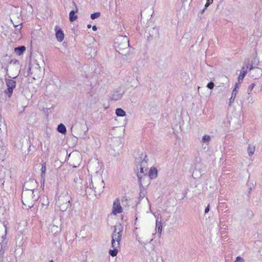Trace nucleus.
<instances>
[{"instance_id":"f257e3e1","label":"nucleus","mask_w":262,"mask_h":262,"mask_svg":"<svg viewBox=\"0 0 262 262\" xmlns=\"http://www.w3.org/2000/svg\"><path fill=\"white\" fill-rule=\"evenodd\" d=\"M123 233V227L120 224L115 226L114 231L112 235V246L113 250L109 251V254L113 257L117 255L120 248V242Z\"/></svg>"},{"instance_id":"f03ea898","label":"nucleus","mask_w":262,"mask_h":262,"mask_svg":"<svg viewBox=\"0 0 262 262\" xmlns=\"http://www.w3.org/2000/svg\"><path fill=\"white\" fill-rule=\"evenodd\" d=\"M115 47L119 54L127 56L129 55V39L126 36H119L115 39Z\"/></svg>"},{"instance_id":"7ed1b4c3","label":"nucleus","mask_w":262,"mask_h":262,"mask_svg":"<svg viewBox=\"0 0 262 262\" xmlns=\"http://www.w3.org/2000/svg\"><path fill=\"white\" fill-rule=\"evenodd\" d=\"M39 197L40 192L39 190H35V191L23 190L21 195L22 203L26 207L30 208L34 205Z\"/></svg>"},{"instance_id":"20e7f679","label":"nucleus","mask_w":262,"mask_h":262,"mask_svg":"<svg viewBox=\"0 0 262 262\" xmlns=\"http://www.w3.org/2000/svg\"><path fill=\"white\" fill-rule=\"evenodd\" d=\"M71 197L67 192L61 194L56 202V206L61 211H64L70 207Z\"/></svg>"},{"instance_id":"39448f33","label":"nucleus","mask_w":262,"mask_h":262,"mask_svg":"<svg viewBox=\"0 0 262 262\" xmlns=\"http://www.w3.org/2000/svg\"><path fill=\"white\" fill-rule=\"evenodd\" d=\"M91 186L95 192L100 195L104 188V183L102 177L100 176L94 177L92 180L91 184H90V186L91 187Z\"/></svg>"},{"instance_id":"423d86ee","label":"nucleus","mask_w":262,"mask_h":262,"mask_svg":"<svg viewBox=\"0 0 262 262\" xmlns=\"http://www.w3.org/2000/svg\"><path fill=\"white\" fill-rule=\"evenodd\" d=\"M71 129H73L74 133L76 135L75 137L76 138H81L84 140H86L88 138L86 134L88 129L84 125L76 124L75 126H73Z\"/></svg>"},{"instance_id":"0eeeda50","label":"nucleus","mask_w":262,"mask_h":262,"mask_svg":"<svg viewBox=\"0 0 262 262\" xmlns=\"http://www.w3.org/2000/svg\"><path fill=\"white\" fill-rule=\"evenodd\" d=\"M0 231L2 233H5L4 235L2 236V240L0 242L1 244V249H0V257L2 258L4 256L5 249L6 247V245L7 244V229L6 227L3 224H0Z\"/></svg>"},{"instance_id":"6e6552de","label":"nucleus","mask_w":262,"mask_h":262,"mask_svg":"<svg viewBox=\"0 0 262 262\" xmlns=\"http://www.w3.org/2000/svg\"><path fill=\"white\" fill-rule=\"evenodd\" d=\"M37 187L38 183L35 180L29 179L24 183L23 190L35 191V190H38L37 189Z\"/></svg>"},{"instance_id":"1a4fd4ad","label":"nucleus","mask_w":262,"mask_h":262,"mask_svg":"<svg viewBox=\"0 0 262 262\" xmlns=\"http://www.w3.org/2000/svg\"><path fill=\"white\" fill-rule=\"evenodd\" d=\"M6 83L7 89L5 90V93L10 98L13 94V90L16 87V82L12 79H6Z\"/></svg>"},{"instance_id":"9d476101","label":"nucleus","mask_w":262,"mask_h":262,"mask_svg":"<svg viewBox=\"0 0 262 262\" xmlns=\"http://www.w3.org/2000/svg\"><path fill=\"white\" fill-rule=\"evenodd\" d=\"M141 161H140V164L137 165V170H140V172H137V176L139 179H141L142 177V175L144 173V169L146 168L147 162L145 160H141L140 159Z\"/></svg>"},{"instance_id":"9b49d317","label":"nucleus","mask_w":262,"mask_h":262,"mask_svg":"<svg viewBox=\"0 0 262 262\" xmlns=\"http://www.w3.org/2000/svg\"><path fill=\"white\" fill-rule=\"evenodd\" d=\"M122 208L120 205V200L117 199L113 203V211L112 212L114 214H117L122 212Z\"/></svg>"},{"instance_id":"f8f14e48","label":"nucleus","mask_w":262,"mask_h":262,"mask_svg":"<svg viewBox=\"0 0 262 262\" xmlns=\"http://www.w3.org/2000/svg\"><path fill=\"white\" fill-rule=\"evenodd\" d=\"M249 60H248L247 62L245 61L244 64H245L246 67L243 66L242 68L241 72L238 76V79L239 81L240 80H243L245 75H246L247 72V69H249Z\"/></svg>"},{"instance_id":"ddd939ff","label":"nucleus","mask_w":262,"mask_h":262,"mask_svg":"<svg viewBox=\"0 0 262 262\" xmlns=\"http://www.w3.org/2000/svg\"><path fill=\"white\" fill-rule=\"evenodd\" d=\"M55 30L56 31V37L57 40L59 42L62 41L64 39V35L60 28L58 26L56 25L55 27Z\"/></svg>"},{"instance_id":"4468645a","label":"nucleus","mask_w":262,"mask_h":262,"mask_svg":"<svg viewBox=\"0 0 262 262\" xmlns=\"http://www.w3.org/2000/svg\"><path fill=\"white\" fill-rule=\"evenodd\" d=\"M249 72L252 77H254L255 78H257L262 75V69L257 67L249 70Z\"/></svg>"},{"instance_id":"2eb2a0df","label":"nucleus","mask_w":262,"mask_h":262,"mask_svg":"<svg viewBox=\"0 0 262 262\" xmlns=\"http://www.w3.org/2000/svg\"><path fill=\"white\" fill-rule=\"evenodd\" d=\"M238 84L236 83L235 85V88L232 92L231 96L229 99V106H231V104L233 102V101L236 97V94L238 92Z\"/></svg>"},{"instance_id":"dca6fc26","label":"nucleus","mask_w":262,"mask_h":262,"mask_svg":"<svg viewBox=\"0 0 262 262\" xmlns=\"http://www.w3.org/2000/svg\"><path fill=\"white\" fill-rule=\"evenodd\" d=\"M26 51V47L24 46H19L14 49V53L18 56L21 55Z\"/></svg>"},{"instance_id":"f3484780","label":"nucleus","mask_w":262,"mask_h":262,"mask_svg":"<svg viewBox=\"0 0 262 262\" xmlns=\"http://www.w3.org/2000/svg\"><path fill=\"white\" fill-rule=\"evenodd\" d=\"M74 4L75 6V11L72 10L70 12L69 14V19L71 22L75 20L77 18V16L75 15V13H76L78 11V9L76 7L75 4L74 3Z\"/></svg>"},{"instance_id":"a211bd4d","label":"nucleus","mask_w":262,"mask_h":262,"mask_svg":"<svg viewBox=\"0 0 262 262\" xmlns=\"http://www.w3.org/2000/svg\"><path fill=\"white\" fill-rule=\"evenodd\" d=\"M49 229L50 230L51 232L54 234L59 232L60 231V228L58 226L55 225H50Z\"/></svg>"},{"instance_id":"6ab92c4d","label":"nucleus","mask_w":262,"mask_h":262,"mask_svg":"<svg viewBox=\"0 0 262 262\" xmlns=\"http://www.w3.org/2000/svg\"><path fill=\"white\" fill-rule=\"evenodd\" d=\"M259 62L258 59L256 57H254L252 60L251 64L250 65L249 64V69L251 70L253 69V68L256 67L259 64Z\"/></svg>"},{"instance_id":"aec40b11","label":"nucleus","mask_w":262,"mask_h":262,"mask_svg":"<svg viewBox=\"0 0 262 262\" xmlns=\"http://www.w3.org/2000/svg\"><path fill=\"white\" fill-rule=\"evenodd\" d=\"M157 176V169L156 168H151L149 171V177L150 179H155Z\"/></svg>"},{"instance_id":"412c9836","label":"nucleus","mask_w":262,"mask_h":262,"mask_svg":"<svg viewBox=\"0 0 262 262\" xmlns=\"http://www.w3.org/2000/svg\"><path fill=\"white\" fill-rule=\"evenodd\" d=\"M255 147L253 145L249 144L247 148L248 154L249 156H252L255 151Z\"/></svg>"},{"instance_id":"4be33fe9","label":"nucleus","mask_w":262,"mask_h":262,"mask_svg":"<svg viewBox=\"0 0 262 262\" xmlns=\"http://www.w3.org/2000/svg\"><path fill=\"white\" fill-rule=\"evenodd\" d=\"M122 97V94L121 93H119L117 92H115L111 97V99L113 100H118L120 99Z\"/></svg>"},{"instance_id":"5701e85b","label":"nucleus","mask_w":262,"mask_h":262,"mask_svg":"<svg viewBox=\"0 0 262 262\" xmlns=\"http://www.w3.org/2000/svg\"><path fill=\"white\" fill-rule=\"evenodd\" d=\"M57 130L61 134H65L67 132L66 126L62 123L58 125Z\"/></svg>"},{"instance_id":"b1692460","label":"nucleus","mask_w":262,"mask_h":262,"mask_svg":"<svg viewBox=\"0 0 262 262\" xmlns=\"http://www.w3.org/2000/svg\"><path fill=\"white\" fill-rule=\"evenodd\" d=\"M116 114L119 117H123L125 115V112L122 108H118L116 110Z\"/></svg>"},{"instance_id":"393cba45","label":"nucleus","mask_w":262,"mask_h":262,"mask_svg":"<svg viewBox=\"0 0 262 262\" xmlns=\"http://www.w3.org/2000/svg\"><path fill=\"white\" fill-rule=\"evenodd\" d=\"M211 138L209 135H205L203 137L202 142L204 143H208L210 141Z\"/></svg>"},{"instance_id":"a878e982","label":"nucleus","mask_w":262,"mask_h":262,"mask_svg":"<svg viewBox=\"0 0 262 262\" xmlns=\"http://www.w3.org/2000/svg\"><path fill=\"white\" fill-rule=\"evenodd\" d=\"M255 86V84L254 83H251L249 86H248V90H247V93H248V94L249 95H251V94H252V91L254 88Z\"/></svg>"},{"instance_id":"bb28decb","label":"nucleus","mask_w":262,"mask_h":262,"mask_svg":"<svg viewBox=\"0 0 262 262\" xmlns=\"http://www.w3.org/2000/svg\"><path fill=\"white\" fill-rule=\"evenodd\" d=\"M101 14L100 12H96L91 15V18L92 19H95L100 17Z\"/></svg>"},{"instance_id":"cd10ccee","label":"nucleus","mask_w":262,"mask_h":262,"mask_svg":"<svg viewBox=\"0 0 262 262\" xmlns=\"http://www.w3.org/2000/svg\"><path fill=\"white\" fill-rule=\"evenodd\" d=\"M46 170V164H45V163H44L42 165L41 168V176L42 177H45Z\"/></svg>"},{"instance_id":"c85d7f7f","label":"nucleus","mask_w":262,"mask_h":262,"mask_svg":"<svg viewBox=\"0 0 262 262\" xmlns=\"http://www.w3.org/2000/svg\"><path fill=\"white\" fill-rule=\"evenodd\" d=\"M214 83L212 82H209L207 85V87L209 89H213V88H214Z\"/></svg>"},{"instance_id":"c756f323","label":"nucleus","mask_w":262,"mask_h":262,"mask_svg":"<svg viewBox=\"0 0 262 262\" xmlns=\"http://www.w3.org/2000/svg\"><path fill=\"white\" fill-rule=\"evenodd\" d=\"M234 262H245V260L241 256H237L236 258V260Z\"/></svg>"},{"instance_id":"7c9ffc66","label":"nucleus","mask_w":262,"mask_h":262,"mask_svg":"<svg viewBox=\"0 0 262 262\" xmlns=\"http://www.w3.org/2000/svg\"><path fill=\"white\" fill-rule=\"evenodd\" d=\"M213 3V0H207L206 4L205 6V9H206L210 4Z\"/></svg>"},{"instance_id":"2f4dec72","label":"nucleus","mask_w":262,"mask_h":262,"mask_svg":"<svg viewBox=\"0 0 262 262\" xmlns=\"http://www.w3.org/2000/svg\"><path fill=\"white\" fill-rule=\"evenodd\" d=\"M162 227V223L161 222H156V229H157V228H159Z\"/></svg>"},{"instance_id":"473e14b6","label":"nucleus","mask_w":262,"mask_h":262,"mask_svg":"<svg viewBox=\"0 0 262 262\" xmlns=\"http://www.w3.org/2000/svg\"><path fill=\"white\" fill-rule=\"evenodd\" d=\"M210 210V207H209V205H208L205 208V213H208Z\"/></svg>"},{"instance_id":"72a5a7b5","label":"nucleus","mask_w":262,"mask_h":262,"mask_svg":"<svg viewBox=\"0 0 262 262\" xmlns=\"http://www.w3.org/2000/svg\"><path fill=\"white\" fill-rule=\"evenodd\" d=\"M157 229H158V233L161 234L162 231V227H159V228H157Z\"/></svg>"},{"instance_id":"f704fd0d","label":"nucleus","mask_w":262,"mask_h":262,"mask_svg":"<svg viewBox=\"0 0 262 262\" xmlns=\"http://www.w3.org/2000/svg\"><path fill=\"white\" fill-rule=\"evenodd\" d=\"M110 154L113 155V156H114V157H117V156H118L119 155V153L118 152L115 153L114 154L113 153H112L111 151H110Z\"/></svg>"},{"instance_id":"c9c22d12","label":"nucleus","mask_w":262,"mask_h":262,"mask_svg":"<svg viewBox=\"0 0 262 262\" xmlns=\"http://www.w3.org/2000/svg\"><path fill=\"white\" fill-rule=\"evenodd\" d=\"M92 29H93V30L94 31H96L97 29V27L96 26H93Z\"/></svg>"},{"instance_id":"e433bc0d","label":"nucleus","mask_w":262,"mask_h":262,"mask_svg":"<svg viewBox=\"0 0 262 262\" xmlns=\"http://www.w3.org/2000/svg\"><path fill=\"white\" fill-rule=\"evenodd\" d=\"M205 9H206L204 8V9L202 10V11H201L202 14H203L204 12Z\"/></svg>"},{"instance_id":"4c0bfd02","label":"nucleus","mask_w":262,"mask_h":262,"mask_svg":"<svg viewBox=\"0 0 262 262\" xmlns=\"http://www.w3.org/2000/svg\"><path fill=\"white\" fill-rule=\"evenodd\" d=\"M78 180H79V179H78V178H76V179H75L74 181H75L76 183H77V181Z\"/></svg>"},{"instance_id":"58836bf2","label":"nucleus","mask_w":262,"mask_h":262,"mask_svg":"<svg viewBox=\"0 0 262 262\" xmlns=\"http://www.w3.org/2000/svg\"><path fill=\"white\" fill-rule=\"evenodd\" d=\"M87 27H88V28H90L91 27V25H88Z\"/></svg>"},{"instance_id":"ea45409f","label":"nucleus","mask_w":262,"mask_h":262,"mask_svg":"<svg viewBox=\"0 0 262 262\" xmlns=\"http://www.w3.org/2000/svg\"><path fill=\"white\" fill-rule=\"evenodd\" d=\"M50 262H54V261L53 260H51Z\"/></svg>"},{"instance_id":"a19ab883","label":"nucleus","mask_w":262,"mask_h":262,"mask_svg":"<svg viewBox=\"0 0 262 262\" xmlns=\"http://www.w3.org/2000/svg\"><path fill=\"white\" fill-rule=\"evenodd\" d=\"M42 205L43 206H45V205H46V204H43V203L42 204Z\"/></svg>"},{"instance_id":"79ce46f5","label":"nucleus","mask_w":262,"mask_h":262,"mask_svg":"<svg viewBox=\"0 0 262 262\" xmlns=\"http://www.w3.org/2000/svg\"><path fill=\"white\" fill-rule=\"evenodd\" d=\"M141 197H142V198H143L142 195H140V198H141Z\"/></svg>"}]
</instances>
